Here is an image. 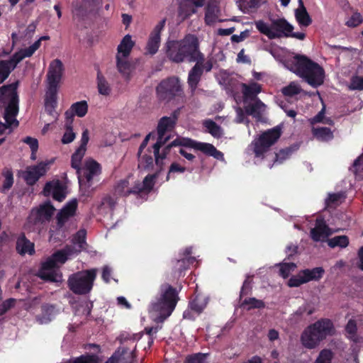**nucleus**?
<instances>
[{"label": "nucleus", "instance_id": "nucleus-3", "mask_svg": "<svg viewBox=\"0 0 363 363\" xmlns=\"http://www.w3.org/2000/svg\"><path fill=\"white\" fill-rule=\"evenodd\" d=\"M18 84V81H16L0 87V104H5L6 100H8V104L4 108V118L9 125L14 127H18L19 125L16 119L19 111V98L17 91Z\"/></svg>", "mask_w": 363, "mask_h": 363}, {"label": "nucleus", "instance_id": "nucleus-15", "mask_svg": "<svg viewBox=\"0 0 363 363\" xmlns=\"http://www.w3.org/2000/svg\"><path fill=\"white\" fill-rule=\"evenodd\" d=\"M54 160L48 162H40L37 165L29 166L23 172V178L28 186H33L38 179L48 172V165Z\"/></svg>", "mask_w": 363, "mask_h": 363}, {"label": "nucleus", "instance_id": "nucleus-49", "mask_svg": "<svg viewBox=\"0 0 363 363\" xmlns=\"http://www.w3.org/2000/svg\"><path fill=\"white\" fill-rule=\"evenodd\" d=\"M277 266L279 267V275L284 279L289 277L290 274L295 271L297 266L294 262H281Z\"/></svg>", "mask_w": 363, "mask_h": 363}, {"label": "nucleus", "instance_id": "nucleus-52", "mask_svg": "<svg viewBox=\"0 0 363 363\" xmlns=\"http://www.w3.org/2000/svg\"><path fill=\"white\" fill-rule=\"evenodd\" d=\"M299 149V145L298 143L293 144L289 147L279 150L278 154H276L275 159H286L291 157L294 152Z\"/></svg>", "mask_w": 363, "mask_h": 363}, {"label": "nucleus", "instance_id": "nucleus-55", "mask_svg": "<svg viewBox=\"0 0 363 363\" xmlns=\"http://www.w3.org/2000/svg\"><path fill=\"white\" fill-rule=\"evenodd\" d=\"M334 354L329 349L322 350L314 363H332Z\"/></svg>", "mask_w": 363, "mask_h": 363}, {"label": "nucleus", "instance_id": "nucleus-21", "mask_svg": "<svg viewBox=\"0 0 363 363\" xmlns=\"http://www.w3.org/2000/svg\"><path fill=\"white\" fill-rule=\"evenodd\" d=\"M331 234L330 228L326 225L323 218H317L315 228L311 230V237L315 242L322 238H328Z\"/></svg>", "mask_w": 363, "mask_h": 363}, {"label": "nucleus", "instance_id": "nucleus-25", "mask_svg": "<svg viewBox=\"0 0 363 363\" xmlns=\"http://www.w3.org/2000/svg\"><path fill=\"white\" fill-rule=\"evenodd\" d=\"M134 45L135 42L132 40L131 35L128 34L125 35L118 45L116 56L128 58Z\"/></svg>", "mask_w": 363, "mask_h": 363}, {"label": "nucleus", "instance_id": "nucleus-16", "mask_svg": "<svg viewBox=\"0 0 363 363\" xmlns=\"http://www.w3.org/2000/svg\"><path fill=\"white\" fill-rule=\"evenodd\" d=\"M166 23V18L160 21L150 33L147 45L146 53L153 55L157 53L161 42V32Z\"/></svg>", "mask_w": 363, "mask_h": 363}, {"label": "nucleus", "instance_id": "nucleus-5", "mask_svg": "<svg viewBox=\"0 0 363 363\" xmlns=\"http://www.w3.org/2000/svg\"><path fill=\"white\" fill-rule=\"evenodd\" d=\"M179 301L178 291L176 288L169 284H164L160 287V296L152 303L155 311L159 312L164 317L169 316Z\"/></svg>", "mask_w": 363, "mask_h": 363}, {"label": "nucleus", "instance_id": "nucleus-59", "mask_svg": "<svg viewBox=\"0 0 363 363\" xmlns=\"http://www.w3.org/2000/svg\"><path fill=\"white\" fill-rule=\"evenodd\" d=\"M24 58L23 57L22 54L20 51L15 52L9 60H4L8 67L10 68L11 72L16 67L17 65L23 60Z\"/></svg>", "mask_w": 363, "mask_h": 363}, {"label": "nucleus", "instance_id": "nucleus-14", "mask_svg": "<svg viewBox=\"0 0 363 363\" xmlns=\"http://www.w3.org/2000/svg\"><path fill=\"white\" fill-rule=\"evenodd\" d=\"M63 70V64L61 60L55 59L50 62L47 74L48 90L57 92Z\"/></svg>", "mask_w": 363, "mask_h": 363}, {"label": "nucleus", "instance_id": "nucleus-57", "mask_svg": "<svg viewBox=\"0 0 363 363\" xmlns=\"http://www.w3.org/2000/svg\"><path fill=\"white\" fill-rule=\"evenodd\" d=\"M23 142L28 145L30 148L31 155L30 159H36V152L38 149V140L36 138L27 136L24 139H23Z\"/></svg>", "mask_w": 363, "mask_h": 363}, {"label": "nucleus", "instance_id": "nucleus-63", "mask_svg": "<svg viewBox=\"0 0 363 363\" xmlns=\"http://www.w3.org/2000/svg\"><path fill=\"white\" fill-rule=\"evenodd\" d=\"M301 92V89L298 86L291 83L287 86H285L282 89V93L284 96H293L298 94Z\"/></svg>", "mask_w": 363, "mask_h": 363}, {"label": "nucleus", "instance_id": "nucleus-30", "mask_svg": "<svg viewBox=\"0 0 363 363\" xmlns=\"http://www.w3.org/2000/svg\"><path fill=\"white\" fill-rule=\"evenodd\" d=\"M262 91V86L257 82H252L249 84H242V91L245 99L253 100L257 98V95Z\"/></svg>", "mask_w": 363, "mask_h": 363}, {"label": "nucleus", "instance_id": "nucleus-32", "mask_svg": "<svg viewBox=\"0 0 363 363\" xmlns=\"http://www.w3.org/2000/svg\"><path fill=\"white\" fill-rule=\"evenodd\" d=\"M67 238V231L65 225L60 226L56 220V226L55 229L50 228L49 230V240L53 242H60L64 241Z\"/></svg>", "mask_w": 363, "mask_h": 363}, {"label": "nucleus", "instance_id": "nucleus-20", "mask_svg": "<svg viewBox=\"0 0 363 363\" xmlns=\"http://www.w3.org/2000/svg\"><path fill=\"white\" fill-rule=\"evenodd\" d=\"M88 112V104L86 101H80L74 103L65 113V119L74 121V116L79 118L84 117Z\"/></svg>", "mask_w": 363, "mask_h": 363}, {"label": "nucleus", "instance_id": "nucleus-58", "mask_svg": "<svg viewBox=\"0 0 363 363\" xmlns=\"http://www.w3.org/2000/svg\"><path fill=\"white\" fill-rule=\"evenodd\" d=\"M155 133L154 132H151L145 136V139L143 140V141L142 142V143L140 144V145L139 147V150H138V152L139 159H152L151 155H148L147 154H144L143 155H142V153H143V150L146 148L149 140L151 138H155Z\"/></svg>", "mask_w": 363, "mask_h": 363}, {"label": "nucleus", "instance_id": "nucleus-10", "mask_svg": "<svg viewBox=\"0 0 363 363\" xmlns=\"http://www.w3.org/2000/svg\"><path fill=\"white\" fill-rule=\"evenodd\" d=\"M281 135V129L279 126L274 127L263 132L252 142L253 151L257 157L263 155L270 147L274 145Z\"/></svg>", "mask_w": 363, "mask_h": 363}, {"label": "nucleus", "instance_id": "nucleus-13", "mask_svg": "<svg viewBox=\"0 0 363 363\" xmlns=\"http://www.w3.org/2000/svg\"><path fill=\"white\" fill-rule=\"evenodd\" d=\"M182 144L187 148L200 151L207 157H213L214 159H223V153L218 150L211 143L199 142L191 138H183Z\"/></svg>", "mask_w": 363, "mask_h": 363}, {"label": "nucleus", "instance_id": "nucleus-45", "mask_svg": "<svg viewBox=\"0 0 363 363\" xmlns=\"http://www.w3.org/2000/svg\"><path fill=\"white\" fill-rule=\"evenodd\" d=\"M86 231L84 229L79 230L74 235V238L72 239V242L74 245H77L79 247L78 250L75 249V253H79L82 250L85 249V246L86 245Z\"/></svg>", "mask_w": 363, "mask_h": 363}, {"label": "nucleus", "instance_id": "nucleus-38", "mask_svg": "<svg viewBox=\"0 0 363 363\" xmlns=\"http://www.w3.org/2000/svg\"><path fill=\"white\" fill-rule=\"evenodd\" d=\"M262 0H240L239 6L244 13L256 11L261 6Z\"/></svg>", "mask_w": 363, "mask_h": 363}, {"label": "nucleus", "instance_id": "nucleus-4", "mask_svg": "<svg viewBox=\"0 0 363 363\" xmlns=\"http://www.w3.org/2000/svg\"><path fill=\"white\" fill-rule=\"evenodd\" d=\"M333 328L330 319L318 320L303 330L301 336V343L307 349H314L328 335H331Z\"/></svg>", "mask_w": 363, "mask_h": 363}, {"label": "nucleus", "instance_id": "nucleus-64", "mask_svg": "<svg viewBox=\"0 0 363 363\" xmlns=\"http://www.w3.org/2000/svg\"><path fill=\"white\" fill-rule=\"evenodd\" d=\"M363 21L362 16L359 13H353L346 22V25L350 28H354L361 24Z\"/></svg>", "mask_w": 363, "mask_h": 363}, {"label": "nucleus", "instance_id": "nucleus-18", "mask_svg": "<svg viewBox=\"0 0 363 363\" xmlns=\"http://www.w3.org/2000/svg\"><path fill=\"white\" fill-rule=\"evenodd\" d=\"M78 206L77 199L69 201L63 208L57 213L56 220L60 226L65 225L68 220L74 216Z\"/></svg>", "mask_w": 363, "mask_h": 363}, {"label": "nucleus", "instance_id": "nucleus-9", "mask_svg": "<svg viewBox=\"0 0 363 363\" xmlns=\"http://www.w3.org/2000/svg\"><path fill=\"white\" fill-rule=\"evenodd\" d=\"M163 160H141L138 164V168L144 167L149 170L150 167H153L154 164L157 167V170L152 174H148L143 179V182L140 181L135 182V192L138 194L141 193L149 194L155 184V181L160 177L162 172V164Z\"/></svg>", "mask_w": 363, "mask_h": 363}, {"label": "nucleus", "instance_id": "nucleus-2", "mask_svg": "<svg viewBox=\"0 0 363 363\" xmlns=\"http://www.w3.org/2000/svg\"><path fill=\"white\" fill-rule=\"evenodd\" d=\"M287 67L313 87H318L324 82L323 68L306 55H296L292 61L287 62Z\"/></svg>", "mask_w": 363, "mask_h": 363}, {"label": "nucleus", "instance_id": "nucleus-34", "mask_svg": "<svg viewBox=\"0 0 363 363\" xmlns=\"http://www.w3.org/2000/svg\"><path fill=\"white\" fill-rule=\"evenodd\" d=\"M101 359L97 354L86 353L79 357H72L69 359L64 360L61 363H100Z\"/></svg>", "mask_w": 363, "mask_h": 363}, {"label": "nucleus", "instance_id": "nucleus-28", "mask_svg": "<svg viewBox=\"0 0 363 363\" xmlns=\"http://www.w3.org/2000/svg\"><path fill=\"white\" fill-rule=\"evenodd\" d=\"M56 106L57 92L48 90L47 97L45 101V109L48 114L54 117L55 119L58 117V113L55 111Z\"/></svg>", "mask_w": 363, "mask_h": 363}, {"label": "nucleus", "instance_id": "nucleus-24", "mask_svg": "<svg viewBox=\"0 0 363 363\" xmlns=\"http://www.w3.org/2000/svg\"><path fill=\"white\" fill-rule=\"evenodd\" d=\"M16 248L21 255H25L26 254L33 255L35 254L34 243L30 242L24 234H22L17 239Z\"/></svg>", "mask_w": 363, "mask_h": 363}, {"label": "nucleus", "instance_id": "nucleus-60", "mask_svg": "<svg viewBox=\"0 0 363 363\" xmlns=\"http://www.w3.org/2000/svg\"><path fill=\"white\" fill-rule=\"evenodd\" d=\"M349 89L350 90H363V77L352 76L350 79Z\"/></svg>", "mask_w": 363, "mask_h": 363}, {"label": "nucleus", "instance_id": "nucleus-40", "mask_svg": "<svg viewBox=\"0 0 363 363\" xmlns=\"http://www.w3.org/2000/svg\"><path fill=\"white\" fill-rule=\"evenodd\" d=\"M89 131L87 129H85L82 135L81 138V144L79 147L77 149L75 152L72 155L71 159H82L86 152V147L89 142Z\"/></svg>", "mask_w": 363, "mask_h": 363}, {"label": "nucleus", "instance_id": "nucleus-26", "mask_svg": "<svg viewBox=\"0 0 363 363\" xmlns=\"http://www.w3.org/2000/svg\"><path fill=\"white\" fill-rule=\"evenodd\" d=\"M299 7L295 11V17L300 26L307 27L312 23V19L309 16L302 0H298Z\"/></svg>", "mask_w": 363, "mask_h": 363}, {"label": "nucleus", "instance_id": "nucleus-39", "mask_svg": "<svg viewBox=\"0 0 363 363\" xmlns=\"http://www.w3.org/2000/svg\"><path fill=\"white\" fill-rule=\"evenodd\" d=\"M207 305V301L204 297L200 295H196L194 299L189 301V306L196 315L202 313Z\"/></svg>", "mask_w": 363, "mask_h": 363}, {"label": "nucleus", "instance_id": "nucleus-23", "mask_svg": "<svg viewBox=\"0 0 363 363\" xmlns=\"http://www.w3.org/2000/svg\"><path fill=\"white\" fill-rule=\"evenodd\" d=\"M130 176L120 180L114 186V194L118 196H128L130 194L138 195L137 192H135V184L133 186L130 187L129 179Z\"/></svg>", "mask_w": 363, "mask_h": 363}, {"label": "nucleus", "instance_id": "nucleus-41", "mask_svg": "<svg viewBox=\"0 0 363 363\" xmlns=\"http://www.w3.org/2000/svg\"><path fill=\"white\" fill-rule=\"evenodd\" d=\"M194 62L201 63V67L203 72H209L213 67L212 60L209 59L206 60L203 53L200 51V48H199L194 58L193 59V62Z\"/></svg>", "mask_w": 363, "mask_h": 363}, {"label": "nucleus", "instance_id": "nucleus-11", "mask_svg": "<svg viewBox=\"0 0 363 363\" xmlns=\"http://www.w3.org/2000/svg\"><path fill=\"white\" fill-rule=\"evenodd\" d=\"M156 93L161 101H169L182 94L180 80L177 77H169L160 82L156 87Z\"/></svg>", "mask_w": 363, "mask_h": 363}, {"label": "nucleus", "instance_id": "nucleus-42", "mask_svg": "<svg viewBox=\"0 0 363 363\" xmlns=\"http://www.w3.org/2000/svg\"><path fill=\"white\" fill-rule=\"evenodd\" d=\"M203 125L207 129L208 133H209L213 137L220 138L222 136L223 130L221 127L213 120H206L203 121Z\"/></svg>", "mask_w": 363, "mask_h": 363}, {"label": "nucleus", "instance_id": "nucleus-29", "mask_svg": "<svg viewBox=\"0 0 363 363\" xmlns=\"http://www.w3.org/2000/svg\"><path fill=\"white\" fill-rule=\"evenodd\" d=\"M113 354H117L116 363H133L135 358L133 350L125 347H120Z\"/></svg>", "mask_w": 363, "mask_h": 363}, {"label": "nucleus", "instance_id": "nucleus-46", "mask_svg": "<svg viewBox=\"0 0 363 363\" xmlns=\"http://www.w3.org/2000/svg\"><path fill=\"white\" fill-rule=\"evenodd\" d=\"M72 123L73 122H72L71 121L65 119V131L62 138V143L63 144H68L72 143L76 137V135L73 131Z\"/></svg>", "mask_w": 363, "mask_h": 363}, {"label": "nucleus", "instance_id": "nucleus-33", "mask_svg": "<svg viewBox=\"0 0 363 363\" xmlns=\"http://www.w3.org/2000/svg\"><path fill=\"white\" fill-rule=\"evenodd\" d=\"M312 133L315 138L321 142H328L334 138L333 131L328 127L313 128Z\"/></svg>", "mask_w": 363, "mask_h": 363}, {"label": "nucleus", "instance_id": "nucleus-37", "mask_svg": "<svg viewBox=\"0 0 363 363\" xmlns=\"http://www.w3.org/2000/svg\"><path fill=\"white\" fill-rule=\"evenodd\" d=\"M345 198L346 196L344 192L329 194L325 199V205L328 208H335L341 204Z\"/></svg>", "mask_w": 363, "mask_h": 363}, {"label": "nucleus", "instance_id": "nucleus-31", "mask_svg": "<svg viewBox=\"0 0 363 363\" xmlns=\"http://www.w3.org/2000/svg\"><path fill=\"white\" fill-rule=\"evenodd\" d=\"M306 283L311 281H319L323 276L325 270L321 267L301 270Z\"/></svg>", "mask_w": 363, "mask_h": 363}, {"label": "nucleus", "instance_id": "nucleus-35", "mask_svg": "<svg viewBox=\"0 0 363 363\" xmlns=\"http://www.w3.org/2000/svg\"><path fill=\"white\" fill-rule=\"evenodd\" d=\"M264 108V104L259 99H256L254 103L250 104L245 107V111L247 115L253 116L255 118H260Z\"/></svg>", "mask_w": 363, "mask_h": 363}, {"label": "nucleus", "instance_id": "nucleus-12", "mask_svg": "<svg viewBox=\"0 0 363 363\" xmlns=\"http://www.w3.org/2000/svg\"><path fill=\"white\" fill-rule=\"evenodd\" d=\"M55 211L54 206L50 201H47L30 210L26 223L29 225H36L49 222Z\"/></svg>", "mask_w": 363, "mask_h": 363}, {"label": "nucleus", "instance_id": "nucleus-17", "mask_svg": "<svg viewBox=\"0 0 363 363\" xmlns=\"http://www.w3.org/2000/svg\"><path fill=\"white\" fill-rule=\"evenodd\" d=\"M66 187L60 180H53L47 182L43 188L44 196H49L52 195L53 199L62 202L66 197Z\"/></svg>", "mask_w": 363, "mask_h": 363}, {"label": "nucleus", "instance_id": "nucleus-48", "mask_svg": "<svg viewBox=\"0 0 363 363\" xmlns=\"http://www.w3.org/2000/svg\"><path fill=\"white\" fill-rule=\"evenodd\" d=\"M328 245L332 248L336 247L344 248L349 245V238L347 235L335 236L328 240Z\"/></svg>", "mask_w": 363, "mask_h": 363}, {"label": "nucleus", "instance_id": "nucleus-22", "mask_svg": "<svg viewBox=\"0 0 363 363\" xmlns=\"http://www.w3.org/2000/svg\"><path fill=\"white\" fill-rule=\"evenodd\" d=\"M203 72L201 67V63H196L189 70L187 77V84L191 94H194L201 79Z\"/></svg>", "mask_w": 363, "mask_h": 363}, {"label": "nucleus", "instance_id": "nucleus-1", "mask_svg": "<svg viewBox=\"0 0 363 363\" xmlns=\"http://www.w3.org/2000/svg\"><path fill=\"white\" fill-rule=\"evenodd\" d=\"M199 48V39L193 34L186 35L183 39L179 40H167L164 46L167 59L177 64L185 61L193 62V59Z\"/></svg>", "mask_w": 363, "mask_h": 363}, {"label": "nucleus", "instance_id": "nucleus-62", "mask_svg": "<svg viewBox=\"0 0 363 363\" xmlns=\"http://www.w3.org/2000/svg\"><path fill=\"white\" fill-rule=\"evenodd\" d=\"M206 354L196 353L186 357L184 363H205Z\"/></svg>", "mask_w": 363, "mask_h": 363}, {"label": "nucleus", "instance_id": "nucleus-50", "mask_svg": "<svg viewBox=\"0 0 363 363\" xmlns=\"http://www.w3.org/2000/svg\"><path fill=\"white\" fill-rule=\"evenodd\" d=\"M174 276L181 277L182 273L188 269V261L184 258L172 261Z\"/></svg>", "mask_w": 363, "mask_h": 363}, {"label": "nucleus", "instance_id": "nucleus-8", "mask_svg": "<svg viewBox=\"0 0 363 363\" xmlns=\"http://www.w3.org/2000/svg\"><path fill=\"white\" fill-rule=\"evenodd\" d=\"M255 26L262 34L270 40L282 37L289 38V33L294 30V26L284 18L272 20L270 27L262 20L256 21Z\"/></svg>", "mask_w": 363, "mask_h": 363}, {"label": "nucleus", "instance_id": "nucleus-44", "mask_svg": "<svg viewBox=\"0 0 363 363\" xmlns=\"http://www.w3.org/2000/svg\"><path fill=\"white\" fill-rule=\"evenodd\" d=\"M97 88L99 93L104 96H108L111 91L108 82L101 74L100 71L97 73Z\"/></svg>", "mask_w": 363, "mask_h": 363}, {"label": "nucleus", "instance_id": "nucleus-43", "mask_svg": "<svg viewBox=\"0 0 363 363\" xmlns=\"http://www.w3.org/2000/svg\"><path fill=\"white\" fill-rule=\"evenodd\" d=\"M217 6L213 3H209L206 7L205 22L207 25L213 24L217 19Z\"/></svg>", "mask_w": 363, "mask_h": 363}, {"label": "nucleus", "instance_id": "nucleus-27", "mask_svg": "<svg viewBox=\"0 0 363 363\" xmlns=\"http://www.w3.org/2000/svg\"><path fill=\"white\" fill-rule=\"evenodd\" d=\"M74 253V247L67 245L63 249L57 250L51 255V257L58 265V264H65L68 259L69 257Z\"/></svg>", "mask_w": 363, "mask_h": 363}, {"label": "nucleus", "instance_id": "nucleus-19", "mask_svg": "<svg viewBox=\"0 0 363 363\" xmlns=\"http://www.w3.org/2000/svg\"><path fill=\"white\" fill-rule=\"evenodd\" d=\"M184 138H176L172 142H171L169 144H168L163 150L162 153L160 154V159H166L167 156L169 154L172 148L177 149L174 150V152H179L182 155H183L186 159H195V156L192 154L188 153L186 152V150L184 149V145L182 144V140Z\"/></svg>", "mask_w": 363, "mask_h": 363}, {"label": "nucleus", "instance_id": "nucleus-61", "mask_svg": "<svg viewBox=\"0 0 363 363\" xmlns=\"http://www.w3.org/2000/svg\"><path fill=\"white\" fill-rule=\"evenodd\" d=\"M303 274H301V271L298 272L297 275L292 276L288 281V286L289 287H298L301 284H306L305 281H303Z\"/></svg>", "mask_w": 363, "mask_h": 363}, {"label": "nucleus", "instance_id": "nucleus-47", "mask_svg": "<svg viewBox=\"0 0 363 363\" xmlns=\"http://www.w3.org/2000/svg\"><path fill=\"white\" fill-rule=\"evenodd\" d=\"M90 162L87 163L84 177L88 182L91 181L93 177L100 172V164L96 160H89Z\"/></svg>", "mask_w": 363, "mask_h": 363}, {"label": "nucleus", "instance_id": "nucleus-56", "mask_svg": "<svg viewBox=\"0 0 363 363\" xmlns=\"http://www.w3.org/2000/svg\"><path fill=\"white\" fill-rule=\"evenodd\" d=\"M57 273L56 270H43L40 269L38 273V277L45 281H48L51 282L58 281L57 279Z\"/></svg>", "mask_w": 363, "mask_h": 363}, {"label": "nucleus", "instance_id": "nucleus-53", "mask_svg": "<svg viewBox=\"0 0 363 363\" xmlns=\"http://www.w3.org/2000/svg\"><path fill=\"white\" fill-rule=\"evenodd\" d=\"M116 67L118 72L123 74H128L130 70V63L127 58L116 56Z\"/></svg>", "mask_w": 363, "mask_h": 363}, {"label": "nucleus", "instance_id": "nucleus-54", "mask_svg": "<svg viewBox=\"0 0 363 363\" xmlns=\"http://www.w3.org/2000/svg\"><path fill=\"white\" fill-rule=\"evenodd\" d=\"M4 177L3 184L0 186V191L1 192H6L11 188L13 184V176L11 171L6 170L3 172Z\"/></svg>", "mask_w": 363, "mask_h": 363}, {"label": "nucleus", "instance_id": "nucleus-7", "mask_svg": "<svg viewBox=\"0 0 363 363\" xmlns=\"http://www.w3.org/2000/svg\"><path fill=\"white\" fill-rule=\"evenodd\" d=\"M179 115L180 108H178L170 116H163L160 119L157 128V140L152 146L155 159H160V150L169 139V136H165V134L174 128Z\"/></svg>", "mask_w": 363, "mask_h": 363}, {"label": "nucleus", "instance_id": "nucleus-36", "mask_svg": "<svg viewBox=\"0 0 363 363\" xmlns=\"http://www.w3.org/2000/svg\"><path fill=\"white\" fill-rule=\"evenodd\" d=\"M94 6L93 5H87L86 1L83 0L82 2L77 4L74 6V15L79 19H84L85 17L91 13Z\"/></svg>", "mask_w": 363, "mask_h": 363}, {"label": "nucleus", "instance_id": "nucleus-6", "mask_svg": "<svg viewBox=\"0 0 363 363\" xmlns=\"http://www.w3.org/2000/svg\"><path fill=\"white\" fill-rule=\"evenodd\" d=\"M96 277V269H91L72 274L67 281L69 289L75 294H89Z\"/></svg>", "mask_w": 363, "mask_h": 363}, {"label": "nucleus", "instance_id": "nucleus-51", "mask_svg": "<svg viewBox=\"0 0 363 363\" xmlns=\"http://www.w3.org/2000/svg\"><path fill=\"white\" fill-rule=\"evenodd\" d=\"M242 306H247V309L248 311L254 308H264L265 307V303L259 299H257L256 298H245L242 304Z\"/></svg>", "mask_w": 363, "mask_h": 363}]
</instances>
